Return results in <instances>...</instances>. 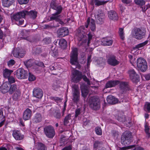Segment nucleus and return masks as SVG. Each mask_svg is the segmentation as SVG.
Here are the masks:
<instances>
[{
    "label": "nucleus",
    "mask_w": 150,
    "mask_h": 150,
    "mask_svg": "<svg viewBox=\"0 0 150 150\" xmlns=\"http://www.w3.org/2000/svg\"><path fill=\"white\" fill-rule=\"evenodd\" d=\"M72 100L73 102L76 104L79 102L80 100V92L78 85L74 84L72 86Z\"/></svg>",
    "instance_id": "f257e3e1"
},
{
    "label": "nucleus",
    "mask_w": 150,
    "mask_h": 150,
    "mask_svg": "<svg viewBox=\"0 0 150 150\" xmlns=\"http://www.w3.org/2000/svg\"><path fill=\"white\" fill-rule=\"evenodd\" d=\"M25 14L24 11L19 12L11 16V20L12 21H15L18 25H22L24 22L23 18L25 17Z\"/></svg>",
    "instance_id": "f03ea898"
},
{
    "label": "nucleus",
    "mask_w": 150,
    "mask_h": 150,
    "mask_svg": "<svg viewBox=\"0 0 150 150\" xmlns=\"http://www.w3.org/2000/svg\"><path fill=\"white\" fill-rule=\"evenodd\" d=\"M146 32V30L143 28H136L133 30L132 35L135 38L141 40L145 37Z\"/></svg>",
    "instance_id": "7ed1b4c3"
},
{
    "label": "nucleus",
    "mask_w": 150,
    "mask_h": 150,
    "mask_svg": "<svg viewBox=\"0 0 150 150\" xmlns=\"http://www.w3.org/2000/svg\"><path fill=\"white\" fill-rule=\"evenodd\" d=\"M70 54V63L72 65L80 66L78 61V50L76 47L72 48Z\"/></svg>",
    "instance_id": "20e7f679"
},
{
    "label": "nucleus",
    "mask_w": 150,
    "mask_h": 150,
    "mask_svg": "<svg viewBox=\"0 0 150 150\" xmlns=\"http://www.w3.org/2000/svg\"><path fill=\"white\" fill-rule=\"evenodd\" d=\"M89 105L93 110H97L99 109L100 108V100L95 97H91L89 100Z\"/></svg>",
    "instance_id": "39448f33"
},
{
    "label": "nucleus",
    "mask_w": 150,
    "mask_h": 150,
    "mask_svg": "<svg viewBox=\"0 0 150 150\" xmlns=\"http://www.w3.org/2000/svg\"><path fill=\"white\" fill-rule=\"evenodd\" d=\"M43 131L46 136L48 138L52 139L55 135L54 129L52 125H49L45 126L44 128Z\"/></svg>",
    "instance_id": "423d86ee"
},
{
    "label": "nucleus",
    "mask_w": 150,
    "mask_h": 150,
    "mask_svg": "<svg viewBox=\"0 0 150 150\" xmlns=\"http://www.w3.org/2000/svg\"><path fill=\"white\" fill-rule=\"evenodd\" d=\"M132 133L129 131L123 134L122 136L121 139V143L124 145L129 144L131 142L132 138Z\"/></svg>",
    "instance_id": "0eeeda50"
},
{
    "label": "nucleus",
    "mask_w": 150,
    "mask_h": 150,
    "mask_svg": "<svg viewBox=\"0 0 150 150\" xmlns=\"http://www.w3.org/2000/svg\"><path fill=\"white\" fill-rule=\"evenodd\" d=\"M14 73L16 77L19 79H26L28 76V72L23 68L18 69Z\"/></svg>",
    "instance_id": "6e6552de"
},
{
    "label": "nucleus",
    "mask_w": 150,
    "mask_h": 150,
    "mask_svg": "<svg viewBox=\"0 0 150 150\" xmlns=\"http://www.w3.org/2000/svg\"><path fill=\"white\" fill-rule=\"evenodd\" d=\"M82 73L76 70H74L72 72L71 81L75 83L79 81L82 78Z\"/></svg>",
    "instance_id": "1a4fd4ad"
},
{
    "label": "nucleus",
    "mask_w": 150,
    "mask_h": 150,
    "mask_svg": "<svg viewBox=\"0 0 150 150\" xmlns=\"http://www.w3.org/2000/svg\"><path fill=\"white\" fill-rule=\"evenodd\" d=\"M23 62L25 66H44L42 62L33 59H30Z\"/></svg>",
    "instance_id": "9d476101"
},
{
    "label": "nucleus",
    "mask_w": 150,
    "mask_h": 150,
    "mask_svg": "<svg viewBox=\"0 0 150 150\" xmlns=\"http://www.w3.org/2000/svg\"><path fill=\"white\" fill-rule=\"evenodd\" d=\"M12 135L14 139L17 140H22L24 138V135L21 134L20 131L17 130L13 131Z\"/></svg>",
    "instance_id": "9b49d317"
},
{
    "label": "nucleus",
    "mask_w": 150,
    "mask_h": 150,
    "mask_svg": "<svg viewBox=\"0 0 150 150\" xmlns=\"http://www.w3.org/2000/svg\"><path fill=\"white\" fill-rule=\"evenodd\" d=\"M33 96L38 98H41L43 96L42 90L39 88H34L33 91Z\"/></svg>",
    "instance_id": "f8f14e48"
},
{
    "label": "nucleus",
    "mask_w": 150,
    "mask_h": 150,
    "mask_svg": "<svg viewBox=\"0 0 150 150\" xmlns=\"http://www.w3.org/2000/svg\"><path fill=\"white\" fill-rule=\"evenodd\" d=\"M32 116V111L29 108H27L24 112L23 117L25 120H30Z\"/></svg>",
    "instance_id": "ddd939ff"
},
{
    "label": "nucleus",
    "mask_w": 150,
    "mask_h": 150,
    "mask_svg": "<svg viewBox=\"0 0 150 150\" xmlns=\"http://www.w3.org/2000/svg\"><path fill=\"white\" fill-rule=\"evenodd\" d=\"M107 62L109 64L112 66L117 65L119 63V62L116 59L115 57L113 55L110 56Z\"/></svg>",
    "instance_id": "4468645a"
},
{
    "label": "nucleus",
    "mask_w": 150,
    "mask_h": 150,
    "mask_svg": "<svg viewBox=\"0 0 150 150\" xmlns=\"http://www.w3.org/2000/svg\"><path fill=\"white\" fill-rule=\"evenodd\" d=\"M57 32L59 36L61 37H62L68 35L69 30L67 28L63 27L58 29L57 30Z\"/></svg>",
    "instance_id": "2eb2a0df"
},
{
    "label": "nucleus",
    "mask_w": 150,
    "mask_h": 150,
    "mask_svg": "<svg viewBox=\"0 0 150 150\" xmlns=\"http://www.w3.org/2000/svg\"><path fill=\"white\" fill-rule=\"evenodd\" d=\"M108 17L110 19L113 21H117L118 18V15L116 12L113 10L108 12Z\"/></svg>",
    "instance_id": "dca6fc26"
},
{
    "label": "nucleus",
    "mask_w": 150,
    "mask_h": 150,
    "mask_svg": "<svg viewBox=\"0 0 150 150\" xmlns=\"http://www.w3.org/2000/svg\"><path fill=\"white\" fill-rule=\"evenodd\" d=\"M101 42L104 46H110L112 44L113 40L107 38H104L101 39Z\"/></svg>",
    "instance_id": "f3484780"
},
{
    "label": "nucleus",
    "mask_w": 150,
    "mask_h": 150,
    "mask_svg": "<svg viewBox=\"0 0 150 150\" xmlns=\"http://www.w3.org/2000/svg\"><path fill=\"white\" fill-rule=\"evenodd\" d=\"M25 16H28L31 18L34 19L37 17V12L34 11H29L26 10L24 11Z\"/></svg>",
    "instance_id": "a211bd4d"
},
{
    "label": "nucleus",
    "mask_w": 150,
    "mask_h": 150,
    "mask_svg": "<svg viewBox=\"0 0 150 150\" xmlns=\"http://www.w3.org/2000/svg\"><path fill=\"white\" fill-rule=\"evenodd\" d=\"M119 83L120 81H110L106 84L105 88H108L113 87L118 84Z\"/></svg>",
    "instance_id": "6ab92c4d"
},
{
    "label": "nucleus",
    "mask_w": 150,
    "mask_h": 150,
    "mask_svg": "<svg viewBox=\"0 0 150 150\" xmlns=\"http://www.w3.org/2000/svg\"><path fill=\"white\" fill-rule=\"evenodd\" d=\"M10 84L8 82H6L4 83L1 85V92L3 93H8Z\"/></svg>",
    "instance_id": "aec40b11"
},
{
    "label": "nucleus",
    "mask_w": 150,
    "mask_h": 150,
    "mask_svg": "<svg viewBox=\"0 0 150 150\" xmlns=\"http://www.w3.org/2000/svg\"><path fill=\"white\" fill-rule=\"evenodd\" d=\"M119 84H120V88L122 92L125 91L128 89V85L127 82L120 81Z\"/></svg>",
    "instance_id": "412c9836"
},
{
    "label": "nucleus",
    "mask_w": 150,
    "mask_h": 150,
    "mask_svg": "<svg viewBox=\"0 0 150 150\" xmlns=\"http://www.w3.org/2000/svg\"><path fill=\"white\" fill-rule=\"evenodd\" d=\"M107 100L109 103L112 104H115L118 101L117 99L112 95L108 96L107 98Z\"/></svg>",
    "instance_id": "4be33fe9"
},
{
    "label": "nucleus",
    "mask_w": 150,
    "mask_h": 150,
    "mask_svg": "<svg viewBox=\"0 0 150 150\" xmlns=\"http://www.w3.org/2000/svg\"><path fill=\"white\" fill-rule=\"evenodd\" d=\"M12 53L14 57L18 58H21L24 56V54L21 53L20 52V50L17 48L14 49Z\"/></svg>",
    "instance_id": "5701e85b"
},
{
    "label": "nucleus",
    "mask_w": 150,
    "mask_h": 150,
    "mask_svg": "<svg viewBox=\"0 0 150 150\" xmlns=\"http://www.w3.org/2000/svg\"><path fill=\"white\" fill-rule=\"evenodd\" d=\"M137 66H146L147 65V63L146 60L144 58L140 57L137 59Z\"/></svg>",
    "instance_id": "b1692460"
},
{
    "label": "nucleus",
    "mask_w": 150,
    "mask_h": 150,
    "mask_svg": "<svg viewBox=\"0 0 150 150\" xmlns=\"http://www.w3.org/2000/svg\"><path fill=\"white\" fill-rule=\"evenodd\" d=\"M42 117L41 114L39 113H36L35 115L33 121L36 123H38L41 121Z\"/></svg>",
    "instance_id": "393cba45"
},
{
    "label": "nucleus",
    "mask_w": 150,
    "mask_h": 150,
    "mask_svg": "<svg viewBox=\"0 0 150 150\" xmlns=\"http://www.w3.org/2000/svg\"><path fill=\"white\" fill-rule=\"evenodd\" d=\"M15 0H2L3 6L5 7H8L11 6L14 2Z\"/></svg>",
    "instance_id": "a878e982"
},
{
    "label": "nucleus",
    "mask_w": 150,
    "mask_h": 150,
    "mask_svg": "<svg viewBox=\"0 0 150 150\" xmlns=\"http://www.w3.org/2000/svg\"><path fill=\"white\" fill-rule=\"evenodd\" d=\"M85 31H82L80 30H78L76 33V36L78 37V40L79 41H81L84 36H85Z\"/></svg>",
    "instance_id": "bb28decb"
},
{
    "label": "nucleus",
    "mask_w": 150,
    "mask_h": 150,
    "mask_svg": "<svg viewBox=\"0 0 150 150\" xmlns=\"http://www.w3.org/2000/svg\"><path fill=\"white\" fill-rule=\"evenodd\" d=\"M9 86L8 93L10 94H12L14 92L18 90H17V86L15 84H10Z\"/></svg>",
    "instance_id": "cd10ccee"
},
{
    "label": "nucleus",
    "mask_w": 150,
    "mask_h": 150,
    "mask_svg": "<svg viewBox=\"0 0 150 150\" xmlns=\"http://www.w3.org/2000/svg\"><path fill=\"white\" fill-rule=\"evenodd\" d=\"M71 117V115L70 114H68L65 117L64 121V125L67 126L69 124L70 122L72 121Z\"/></svg>",
    "instance_id": "c85d7f7f"
},
{
    "label": "nucleus",
    "mask_w": 150,
    "mask_h": 150,
    "mask_svg": "<svg viewBox=\"0 0 150 150\" xmlns=\"http://www.w3.org/2000/svg\"><path fill=\"white\" fill-rule=\"evenodd\" d=\"M90 22V18H88L86 21L85 23V26L82 25L78 29V30H80L82 31H84L85 30V28H88V27L89 24Z\"/></svg>",
    "instance_id": "c756f323"
},
{
    "label": "nucleus",
    "mask_w": 150,
    "mask_h": 150,
    "mask_svg": "<svg viewBox=\"0 0 150 150\" xmlns=\"http://www.w3.org/2000/svg\"><path fill=\"white\" fill-rule=\"evenodd\" d=\"M59 45L62 49H65L67 46V42L64 39H59Z\"/></svg>",
    "instance_id": "7c9ffc66"
},
{
    "label": "nucleus",
    "mask_w": 150,
    "mask_h": 150,
    "mask_svg": "<svg viewBox=\"0 0 150 150\" xmlns=\"http://www.w3.org/2000/svg\"><path fill=\"white\" fill-rule=\"evenodd\" d=\"M95 3V5L98 6L101 5H104L107 3L109 1H101L100 0H93Z\"/></svg>",
    "instance_id": "2f4dec72"
},
{
    "label": "nucleus",
    "mask_w": 150,
    "mask_h": 150,
    "mask_svg": "<svg viewBox=\"0 0 150 150\" xmlns=\"http://www.w3.org/2000/svg\"><path fill=\"white\" fill-rule=\"evenodd\" d=\"M13 72L12 70H9L7 69H6L4 70L3 73V75L4 77L6 78H7L10 76L11 74Z\"/></svg>",
    "instance_id": "473e14b6"
},
{
    "label": "nucleus",
    "mask_w": 150,
    "mask_h": 150,
    "mask_svg": "<svg viewBox=\"0 0 150 150\" xmlns=\"http://www.w3.org/2000/svg\"><path fill=\"white\" fill-rule=\"evenodd\" d=\"M21 95L20 91L19 90H17L13 95L12 98L14 100H17L19 98Z\"/></svg>",
    "instance_id": "72a5a7b5"
},
{
    "label": "nucleus",
    "mask_w": 150,
    "mask_h": 150,
    "mask_svg": "<svg viewBox=\"0 0 150 150\" xmlns=\"http://www.w3.org/2000/svg\"><path fill=\"white\" fill-rule=\"evenodd\" d=\"M90 28L92 31H95L96 30V26L95 21L93 19H91L90 23Z\"/></svg>",
    "instance_id": "f704fd0d"
},
{
    "label": "nucleus",
    "mask_w": 150,
    "mask_h": 150,
    "mask_svg": "<svg viewBox=\"0 0 150 150\" xmlns=\"http://www.w3.org/2000/svg\"><path fill=\"white\" fill-rule=\"evenodd\" d=\"M37 148L38 150H47L46 146L41 142L38 143Z\"/></svg>",
    "instance_id": "c9c22d12"
},
{
    "label": "nucleus",
    "mask_w": 150,
    "mask_h": 150,
    "mask_svg": "<svg viewBox=\"0 0 150 150\" xmlns=\"http://www.w3.org/2000/svg\"><path fill=\"white\" fill-rule=\"evenodd\" d=\"M51 48L50 53L52 55L53 57H57L58 55V52L57 49H56L53 46H51Z\"/></svg>",
    "instance_id": "e433bc0d"
},
{
    "label": "nucleus",
    "mask_w": 150,
    "mask_h": 150,
    "mask_svg": "<svg viewBox=\"0 0 150 150\" xmlns=\"http://www.w3.org/2000/svg\"><path fill=\"white\" fill-rule=\"evenodd\" d=\"M88 40H85L84 41L82 42L81 44V45H83V44L84 43H86L87 42V44L88 46H89V44L91 42V41L92 39V35L91 34V33H89L88 34Z\"/></svg>",
    "instance_id": "4c0bfd02"
},
{
    "label": "nucleus",
    "mask_w": 150,
    "mask_h": 150,
    "mask_svg": "<svg viewBox=\"0 0 150 150\" xmlns=\"http://www.w3.org/2000/svg\"><path fill=\"white\" fill-rule=\"evenodd\" d=\"M133 82L137 83L140 81V77L137 74L135 75L134 76L130 79Z\"/></svg>",
    "instance_id": "58836bf2"
},
{
    "label": "nucleus",
    "mask_w": 150,
    "mask_h": 150,
    "mask_svg": "<svg viewBox=\"0 0 150 150\" xmlns=\"http://www.w3.org/2000/svg\"><path fill=\"white\" fill-rule=\"evenodd\" d=\"M63 9V8L60 5H58L55 7L54 10H55L56 12L55 14L59 15L61 13Z\"/></svg>",
    "instance_id": "ea45409f"
},
{
    "label": "nucleus",
    "mask_w": 150,
    "mask_h": 150,
    "mask_svg": "<svg viewBox=\"0 0 150 150\" xmlns=\"http://www.w3.org/2000/svg\"><path fill=\"white\" fill-rule=\"evenodd\" d=\"M53 115L54 117L57 119H60L61 117L60 111L59 110H55Z\"/></svg>",
    "instance_id": "a19ab883"
},
{
    "label": "nucleus",
    "mask_w": 150,
    "mask_h": 150,
    "mask_svg": "<svg viewBox=\"0 0 150 150\" xmlns=\"http://www.w3.org/2000/svg\"><path fill=\"white\" fill-rule=\"evenodd\" d=\"M97 19H96V22L97 24H102L103 23V17L99 16V15H97Z\"/></svg>",
    "instance_id": "79ce46f5"
},
{
    "label": "nucleus",
    "mask_w": 150,
    "mask_h": 150,
    "mask_svg": "<svg viewBox=\"0 0 150 150\" xmlns=\"http://www.w3.org/2000/svg\"><path fill=\"white\" fill-rule=\"evenodd\" d=\"M82 96L84 98H86L88 95L89 91L86 89L84 88L81 89Z\"/></svg>",
    "instance_id": "37998d69"
},
{
    "label": "nucleus",
    "mask_w": 150,
    "mask_h": 150,
    "mask_svg": "<svg viewBox=\"0 0 150 150\" xmlns=\"http://www.w3.org/2000/svg\"><path fill=\"white\" fill-rule=\"evenodd\" d=\"M58 15L55 14V13L53 14L52 16L50 18V20H55V21L53 22V23L56 24L57 23V20L59 19V16H58Z\"/></svg>",
    "instance_id": "c03bdc74"
},
{
    "label": "nucleus",
    "mask_w": 150,
    "mask_h": 150,
    "mask_svg": "<svg viewBox=\"0 0 150 150\" xmlns=\"http://www.w3.org/2000/svg\"><path fill=\"white\" fill-rule=\"evenodd\" d=\"M147 66H137L136 68L139 71L145 72L147 69Z\"/></svg>",
    "instance_id": "a18cd8bd"
},
{
    "label": "nucleus",
    "mask_w": 150,
    "mask_h": 150,
    "mask_svg": "<svg viewBox=\"0 0 150 150\" xmlns=\"http://www.w3.org/2000/svg\"><path fill=\"white\" fill-rule=\"evenodd\" d=\"M59 82L56 81H54L52 85V87L53 89L56 90L59 87Z\"/></svg>",
    "instance_id": "49530a36"
},
{
    "label": "nucleus",
    "mask_w": 150,
    "mask_h": 150,
    "mask_svg": "<svg viewBox=\"0 0 150 150\" xmlns=\"http://www.w3.org/2000/svg\"><path fill=\"white\" fill-rule=\"evenodd\" d=\"M148 42L147 40L146 41H145L140 43L137 45L134 48V49H138L140 48L143 47V46L146 45Z\"/></svg>",
    "instance_id": "de8ad7c7"
},
{
    "label": "nucleus",
    "mask_w": 150,
    "mask_h": 150,
    "mask_svg": "<svg viewBox=\"0 0 150 150\" xmlns=\"http://www.w3.org/2000/svg\"><path fill=\"white\" fill-rule=\"evenodd\" d=\"M128 73L129 75V77L130 79L135 75L137 74L136 72L133 69H130L128 71Z\"/></svg>",
    "instance_id": "09e8293b"
},
{
    "label": "nucleus",
    "mask_w": 150,
    "mask_h": 150,
    "mask_svg": "<svg viewBox=\"0 0 150 150\" xmlns=\"http://www.w3.org/2000/svg\"><path fill=\"white\" fill-rule=\"evenodd\" d=\"M135 3L140 6H142L145 4V1L144 0H134Z\"/></svg>",
    "instance_id": "8fccbe9b"
},
{
    "label": "nucleus",
    "mask_w": 150,
    "mask_h": 150,
    "mask_svg": "<svg viewBox=\"0 0 150 150\" xmlns=\"http://www.w3.org/2000/svg\"><path fill=\"white\" fill-rule=\"evenodd\" d=\"M119 35L120 38L122 40H124L125 37H124V34L123 32V29L120 28L119 29Z\"/></svg>",
    "instance_id": "3c124183"
},
{
    "label": "nucleus",
    "mask_w": 150,
    "mask_h": 150,
    "mask_svg": "<svg viewBox=\"0 0 150 150\" xmlns=\"http://www.w3.org/2000/svg\"><path fill=\"white\" fill-rule=\"evenodd\" d=\"M149 129H150L149 126L146 124L145 125L144 130L145 133L148 136V138L150 137V133L149 132Z\"/></svg>",
    "instance_id": "603ef678"
},
{
    "label": "nucleus",
    "mask_w": 150,
    "mask_h": 150,
    "mask_svg": "<svg viewBox=\"0 0 150 150\" xmlns=\"http://www.w3.org/2000/svg\"><path fill=\"white\" fill-rule=\"evenodd\" d=\"M102 144V143L101 142L98 141H96L93 144V147L94 148L97 149V148L100 147Z\"/></svg>",
    "instance_id": "864d4df0"
},
{
    "label": "nucleus",
    "mask_w": 150,
    "mask_h": 150,
    "mask_svg": "<svg viewBox=\"0 0 150 150\" xmlns=\"http://www.w3.org/2000/svg\"><path fill=\"white\" fill-rule=\"evenodd\" d=\"M58 5H57V3L54 0H52L51 1L50 5L51 8L54 9Z\"/></svg>",
    "instance_id": "5fc2aeb1"
},
{
    "label": "nucleus",
    "mask_w": 150,
    "mask_h": 150,
    "mask_svg": "<svg viewBox=\"0 0 150 150\" xmlns=\"http://www.w3.org/2000/svg\"><path fill=\"white\" fill-rule=\"evenodd\" d=\"M45 27L47 28H55L57 27H59V24L56 25V24H53L52 25H45Z\"/></svg>",
    "instance_id": "6e6d98bb"
},
{
    "label": "nucleus",
    "mask_w": 150,
    "mask_h": 150,
    "mask_svg": "<svg viewBox=\"0 0 150 150\" xmlns=\"http://www.w3.org/2000/svg\"><path fill=\"white\" fill-rule=\"evenodd\" d=\"M144 107L145 109L146 110H145L147 111L148 112H150V103L148 102H146Z\"/></svg>",
    "instance_id": "4d7b16f0"
},
{
    "label": "nucleus",
    "mask_w": 150,
    "mask_h": 150,
    "mask_svg": "<svg viewBox=\"0 0 150 150\" xmlns=\"http://www.w3.org/2000/svg\"><path fill=\"white\" fill-rule=\"evenodd\" d=\"M95 132L98 135H100L102 134V130L100 127H96L95 128Z\"/></svg>",
    "instance_id": "13d9d810"
},
{
    "label": "nucleus",
    "mask_w": 150,
    "mask_h": 150,
    "mask_svg": "<svg viewBox=\"0 0 150 150\" xmlns=\"http://www.w3.org/2000/svg\"><path fill=\"white\" fill-rule=\"evenodd\" d=\"M8 79V83L10 84L14 83L15 81L14 78L12 76H11L7 78Z\"/></svg>",
    "instance_id": "bf43d9fd"
},
{
    "label": "nucleus",
    "mask_w": 150,
    "mask_h": 150,
    "mask_svg": "<svg viewBox=\"0 0 150 150\" xmlns=\"http://www.w3.org/2000/svg\"><path fill=\"white\" fill-rule=\"evenodd\" d=\"M43 41L47 44H49L51 42V39L49 37H46L43 39Z\"/></svg>",
    "instance_id": "052dcab7"
},
{
    "label": "nucleus",
    "mask_w": 150,
    "mask_h": 150,
    "mask_svg": "<svg viewBox=\"0 0 150 150\" xmlns=\"http://www.w3.org/2000/svg\"><path fill=\"white\" fill-rule=\"evenodd\" d=\"M128 57L129 59L130 62L132 65L134 66L133 63L135 61V58L133 57V56L131 55H128Z\"/></svg>",
    "instance_id": "680f3d73"
},
{
    "label": "nucleus",
    "mask_w": 150,
    "mask_h": 150,
    "mask_svg": "<svg viewBox=\"0 0 150 150\" xmlns=\"http://www.w3.org/2000/svg\"><path fill=\"white\" fill-rule=\"evenodd\" d=\"M29 76L28 77V80L30 81H34L35 79V76L30 73H29Z\"/></svg>",
    "instance_id": "e2e57ef3"
},
{
    "label": "nucleus",
    "mask_w": 150,
    "mask_h": 150,
    "mask_svg": "<svg viewBox=\"0 0 150 150\" xmlns=\"http://www.w3.org/2000/svg\"><path fill=\"white\" fill-rule=\"evenodd\" d=\"M51 99L52 100H54L55 101L57 102H60L62 101V99L59 97H51Z\"/></svg>",
    "instance_id": "0e129e2a"
},
{
    "label": "nucleus",
    "mask_w": 150,
    "mask_h": 150,
    "mask_svg": "<svg viewBox=\"0 0 150 150\" xmlns=\"http://www.w3.org/2000/svg\"><path fill=\"white\" fill-rule=\"evenodd\" d=\"M117 120L119 122H125L126 120V118L125 116H122V117H119L118 116Z\"/></svg>",
    "instance_id": "69168bd1"
},
{
    "label": "nucleus",
    "mask_w": 150,
    "mask_h": 150,
    "mask_svg": "<svg viewBox=\"0 0 150 150\" xmlns=\"http://www.w3.org/2000/svg\"><path fill=\"white\" fill-rule=\"evenodd\" d=\"M42 52L41 48L40 47H37L35 49V52L36 54H39Z\"/></svg>",
    "instance_id": "338daca9"
},
{
    "label": "nucleus",
    "mask_w": 150,
    "mask_h": 150,
    "mask_svg": "<svg viewBox=\"0 0 150 150\" xmlns=\"http://www.w3.org/2000/svg\"><path fill=\"white\" fill-rule=\"evenodd\" d=\"M18 3L20 4H26L28 2L29 0H18Z\"/></svg>",
    "instance_id": "774afa93"
}]
</instances>
